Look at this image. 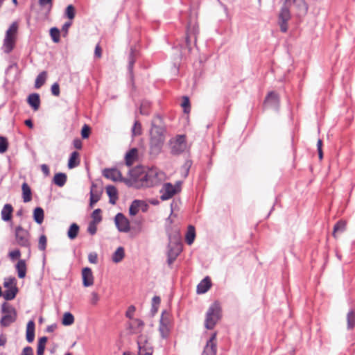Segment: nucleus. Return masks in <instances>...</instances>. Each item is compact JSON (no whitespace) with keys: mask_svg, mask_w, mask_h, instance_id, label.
<instances>
[{"mask_svg":"<svg viewBox=\"0 0 355 355\" xmlns=\"http://www.w3.org/2000/svg\"><path fill=\"white\" fill-rule=\"evenodd\" d=\"M128 175L130 178L121 176L119 181L124 182L128 187H152L157 181V173L153 170L146 172L140 166L130 169Z\"/></svg>","mask_w":355,"mask_h":355,"instance_id":"f257e3e1","label":"nucleus"},{"mask_svg":"<svg viewBox=\"0 0 355 355\" xmlns=\"http://www.w3.org/2000/svg\"><path fill=\"white\" fill-rule=\"evenodd\" d=\"M162 118L157 114L151 121L149 139V155L152 158L157 157L162 151L166 137V128L162 125Z\"/></svg>","mask_w":355,"mask_h":355,"instance_id":"f03ea898","label":"nucleus"},{"mask_svg":"<svg viewBox=\"0 0 355 355\" xmlns=\"http://www.w3.org/2000/svg\"><path fill=\"white\" fill-rule=\"evenodd\" d=\"M221 307L218 302H214L208 308L205 320V327L213 329L217 322L221 319Z\"/></svg>","mask_w":355,"mask_h":355,"instance_id":"7ed1b4c3","label":"nucleus"},{"mask_svg":"<svg viewBox=\"0 0 355 355\" xmlns=\"http://www.w3.org/2000/svg\"><path fill=\"white\" fill-rule=\"evenodd\" d=\"M1 311L3 313L0 320V325L1 327H7L16 321L17 317V311L8 303L4 302L1 304Z\"/></svg>","mask_w":355,"mask_h":355,"instance_id":"20e7f679","label":"nucleus"},{"mask_svg":"<svg viewBox=\"0 0 355 355\" xmlns=\"http://www.w3.org/2000/svg\"><path fill=\"white\" fill-rule=\"evenodd\" d=\"M3 285L6 288L3 292V297L4 300L6 301L14 300L19 292V288L17 286V279L15 277L5 278Z\"/></svg>","mask_w":355,"mask_h":355,"instance_id":"39448f33","label":"nucleus"},{"mask_svg":"<svg viewBox=\"0 0 355 355\" xmlns=\"http://www.w3.org/2000/svg\"><path fill=\"white\" fill-rule=\"evenodd\" d=\"M183 250L182 242H168L166 246V263L170 268Z\"/></svg>","mask_w":355,"mask_h":355,"instance_id":"423d86ee","label":"nucleus"},{"mask_svg":"<svg viewBox=\"0 0 355 355\" xmlns=\"http://www.w3.org/2000/svg\"><path fill=\"white\" fill-rule=\"evenodd\" d=\"M171 153L174 156L183 153L187 148L186 138L184 135H178L175 139L170 140Z\"/></svg>","mask_w":355,"mask_h":355,"instance_id":"0eeeda50","label":"nucleus"},{"mask_svg":"<svg viewBox=\"0 0 355 355\" xmlns=\"http://www.w3.org/2000/svg\"><path fill=\"white\" fill-rule=\"evenodd\" d=\"M290 0H285L284 3L281 8L280 12L278 15V24L280 31L282 33H286L288 31V22L290 20L291 15L287 3Z\"/></svg>","mask_w":355,"mask_h":355,"instance_id":"6e6552de","label":"nucleus"},{"mask_svg":"<svg viewBox=\"0 0 355 355\" xmlns=\"http://www.w3.org/2000/svg\"><path fill=\"white\" fill-rule=\"evenodd\" d=\"M29 236L28 231L24 229L21 225L15 227V236L17 245L24 248H30Z\"/></svg>","mask_w":355,"mask_h":355,"instance_id":"1a4fd4ad","label":"nucleus"},{"mask_svg":"<svg viewBox=\"0 0 355 355\" xmlns=\"http://www.w3.org/2000/svg\"><path fill=\"white\" fill-rule=\"evenodd\" d=\"M114 221L115 226L119 232L127 233L130 232V221L123 213H117L114 216Z\"/></svg>","mask_w":355,"mask_h":355,"instance_id":"9d476101","label":"nucleus"},{"mask_svg":"<svg viewBox=\"0 0 355 355\" xmlns=\"http://www.w3.org/2000/svg\"><path fill=\"white\" fill-rule=\"evenodd\" d=\"M264 106L279 112L280 106V99L279 95L275 91L269 92L265 99Z\"/></svg>","mask_w":355,"mask_h":355,"instance_id":"9b49d317","label":"nucleus"},{"mask_svg":"<svg viewBox=\"0 0 355 355\" xmlns=\"http://www.w3.org/2000/svg\"><path fill=\"white\" fill-rule=\"evenodd\" d=\"M170 322L169 314L166 310L162 312L161 318L159 320V331L162 338L166 339L168 337L170 329L168 327Z\"/></svg>","mask_w":355,"mask_h":355,"instance_id":"f8f14e48","label":"nucleus"},{"mask_svg":"<svg viewBox=\"0 0 355 355\" xmlns=\"http://www.w3.org/2000/svg\"><path fill=\"white\" fill-rule=\"evenodd\" d=\"M165 231L168 242H182L180 230L177 225H165Z\"/></svg>","mask_w":355,"mask_h":355,"instance_id":"ddd939ff","label":"nucleus"},{"mask_svg":"<svg viewBox=\"0 0 355 355\" xmlns=\"http://www.w3.org/2000/svg\"><path fill=\"white\" fill-rule=\"evenodd\" d=\"M216 332H214L213 334H211L209 338L207 340L206 345L204 348L202 355H216Z\"/></svg>","mask_w":355,"mask_h":355,"instance_id":"4468645a","label":"nucleus"},{"mask_svg":"<svg viewBox=\"0 0 355 355\" xmlns=\"http://www.w3.org/2000/svg\"><path fill=\"white\" fill-rule=\"evenodd\" d=\"M293 5L297 17H301L306 15L309 6L305 0H293Z\"/></svg>","mask_w":355,"mask_h":355,"instance_id":"2eb2a0df","label":"nucleus"},{"mask_svg":"<svg viewBox=\"0 0 355 355\" xmlns=\"http://www.w3.org/2000/svg\"><path fill=\"white\" fill-rule=\"evenodd\" d=\"M103 175L114 182H119L122 174L116 167L106 168L103 171Z\"/></svg>","mask_w":355,"mask_h":355,"instance_id":"dca6fc26","label":"nucleus"},{"mask_svg":"<svg viewBox=\"0 0 355 355\" xmlns=\"http://www.w3.org/2000/svg\"><path fill=\"white\" fill-rule=\"evenodd\" d=\"M159 192L162 193L160 199L163 201L169 200L175 195L173 184L171 182L164 183Z\"/></svg>","mask_w":355,"mask_h":355,"instance_id":"f3484780","label":"nucleus"},{"mask_svg":"<svg viewBox=\"0 0 355 355\" xmlns=\"http://www.w3.org/2000/svg\"><path fill=\"white\" fill-rule=\"evenodd\" d=\"M82 280L84 287H89L94 284V276L92 270L89 267H85L82 269Z\"/></svg>","mask_w":355,"mask_h":355,"instance_id":"a211bd4d","label":"nucleus"},{"mask_svg":"<svg viewBox=\"0 0 355 355\" xmlns=\"http://www.w3.org/2000/svg\"><path fill=\"white\" fill-rule=\"evenodd\" d=\"M27 103L34 110L37 111L40 107L41 100L38 93H31L26 98Z\"/></svg>","mask_w":355,"mask_h":355,"instance_id":"6ab92c4d","label":"nucleus"},{"mask_svg":"<svg viewBox=\"0 0 355 355\" xmlns=\"http://www.w3.org/2000/svg\"><path fill=\"white\" fill-rule=\"evenodd\" d=\"M211 285L212 283L211 278L209 276H206L198 284L196 293L198 294H204L209 290V288L211 287Z\"/></svg>","mask_w":355,"mask_h":355,"instance_id":"aec40b11","label":"nucleus"},{"mask_svg":"<svg viewBox=\"0 0 355 355\" xmlns=\"http://www.w3.org/2000/svg\"><path fill=\"white\" fill-rule=\"evenodd\" d=\"M35 330V323L33 320H31L28 322V323L26 324V341L29 343H31L34 341Z\"/></svg>","mask_w":355,"mask_h":355,"instance_id":"412c9836","label":"nucleus"},{"mask_svg":"<svg viewBox=\"0 0 355 355\" xmlns=\"http://www.w3.org/2000/svg\"><path fill=\"white\" fill-rule=\"evenodd\" d=\"M13 210L14 209L11 204H5L1 212V220L5 222L11 221Z\"/></svg>","mask_w":355,"mask_h":355,"instance_id":"4be33fe9","label":"nucleus"},{"mask_svg":"<svg viewBox=\"0 0 355 355\" xmlns=\"http://www.w3.org/2000/svg\"><path fill=\"white\" fill-rule=\"evenodd\" d=\"M106 193L109 197V202L115 205L119 198L118 190L115 186L109 184L106 187Z\"/></svg>","mask_w":355,"mask_h":355,"instance_id":"5701e85b","label":"nucleus"},{"mask_svg":"<svg viewBox=\"0 0 355 355\" xmlns=\"http://www.w3.org/2000/svg\"><path fill=\"white\" fill-rule=\"evenodd\" d=\"M67 181V174L62 172L55 173L53 179L52 183L59 187H62L65 185Z\"/></svg>","mask_w":355,"mask_h":355,"instance_id":"b1692460","label":"nucleus"},{"mask_svg":"<svg viewBox=\"0 0 355 355\" xmlns=\"http://www.w3.org/2000/svg\"><path fill=\"white\" fill-rule=\"evenodd\" d=\"M138 150L136 148L129 150L125 155V162L126 166H131L134 162L137 159Z\"/></svg>","mask_w":355,"mask_h":355,"instance_id":"393cba45","label":"nucleus"},{"mask_svg":"<svg viewBox=\"0 0 355 355\" xmlns=\"http://www.w3.org/2000/svg\"><path fill=\"white\" fill-rule=\"evenodd\" d=\"M196 33L197 30L195 26L191 28L190 26H188L187 30V35L185 37V46L188 49V51H190L191 50V38L194 37L195 42L196 41Z\"/></svg>","mask_w":355,"mask_h":355,"instance_id":"a878e982","label":"nucleus"},{"mask_svg":"<svg viewBox=\"0 0 355 355\" xmlns=\"http://www.w3.org/2000/svg\"><path fill=\"white\" fill-rule=\"evenodd\" d=\"M80 164V154L78 151H73L69 157L67 167L69 169L74 168Z\"/></svg>","mask_w":355,"mask_h":355,"instance_id":"bb28decb","label":"nucleus"},{"mask_svg":"<svg viewBox=\"0 0 355 355\" xmlns=\"http://www.w3.org/2000/svg\"><path fill=\"white\" fill-rule=\"evenodd\" d=\"M33 219L38 225H41L44 219V211L41 207H36L33 211Z\"/></svg>","mask_w":355,"mask_h":355,"instance_id":"cd10ccee","label":"nucleus"},{"mask_svg":"<svg viewBox=\"0 0 355 355\" xmlns=\"http://www.w3.org/2000/svg\"><path fill=\"white\" fill-rule=\"evenodd\" d=\"M15 268L17 272V276L19 279H23L26 275V263L24 259H19L18 262L15 265Z\"/></svg>","mask_w":355,"mask_h":355,"instance_id":"c85d7f7f","label":"nucleus"},{"mask_svg":"<svg viewBox=\"0 0 355 355\" xmlns=\"http://www.w3.org/2000/svg\"><path fill=\"white\" fill-rule=\"evenodd\" d=\"M22 198L24 202L26 203L32 200V191L29 185L26 182H24L21 185Z\"/></svg>","mask_w":355,"mask_h":355,"instance_id":"c756f323","label":"nucleus"},{"mask_svg":"<svg viewBox=\"0 0 355 355\" xmlns=\"http://www.w3.org/2000/svg\"><path fill=\"white\" fill-rule=\"evenodd\" d=\"M3 51L6 53H10L15 46V38L11 35H6L3 41Z\"/></svg>","mask_w":355,"mask_h":355,"instance_id":"7c9ffc66","label":"nucleus"},{"mask_svg":"<svg viewBox=\"0 0 355 355\" xmlns=\"http://www.w3.org/2000/svg\"><path fill=\"white\" fill-rule=\"evenodd\" d=\"M125 257V250L122 246H119L116 248V250L114 252L112 256V260L114 263H119L121 262Z\"/></svg>","mask_w":355,"mask_h":355,"instance_id":"2f4dec72","label":"nucleus"},{"mask_svg":"<svg viewBox=\"0 0 355 355\" xmlns=\"http://www.w3.org/2000/svg\"><path fill=\"white\" fill-rule=\"evenodd\" d=\"M196 238V229L192 225H189L185 234V241L188 245H191Z\"/></svg>","mask_w":355,"mask_h":355,"instance_id":"473e14b6","label":"nucleus"},{"mask_svg":"<svg viewBox=\"0 0 355 355\" xmlns=\"http://www.w3.org/2000/svg\"><path fill=\"white\" fill-rule=\"evenodd\" d=\"M80 231L79 225L76 223H71L67 230V236L70 240H74L77 236Z\"/></svg>","mask_w":355,"mask_h":355,"instance_id":"72a5a7b5","label":"nucleus"},{"mask_svg":"<svg viewBox=\"0 0 355 355\" xmlns=\"http://www.w3.org/2000/svg\"><path fill=\"white\" fill-rule=\"evenodd\" d=\"M137 345L139 349V352H147L148 351V347H151L148 344L147 339L142 335H141L137 340Z\"/></svg>","mask_w":355,"mask_h":355,"instance_id":"f704fd0d","label":"nucleus"},{"mask_svg":"<svg viewBox=\"0 0 355 355\" xmlns=\"http://www.w3.org/2000/svg\"><path fill=\"white\" fill-rule=\"evenodd\" d=\"M141 203V202L138 199H135L131 202L128 209L130 216H135L138 214Z\"/></svg>","mask_w":355,"mask_h":355,"instance_id":"c9c22d12","label":"nucleus"},{"mask_svg":"<svg viewBox=\"0 0 355 355\" xmlns=\"http://www.w3.org/2000/svg\"><path fill=\"white\" fill-rule=\"evenodd\" d=\"M47 77V73L45 71H42L36 77L34 87L36 89L40 88L46 82Z\"/></svg>","mask_w":355,"mask_h":355,"instance_id":"e433bc0d","label":"nucleus"},{"mask_svg":"<svg viewBox=\"0 0 355 355\" xmlns=\"http://www.w3.org/2000/svg\"><path fill=\"white\" fill-rule=\"evenodd\" d=\"M74 322V316L73 315L69 312L67 311L63 314L62 318V324L64 326H70Z\"/></svg>","mask_w":355,"mask_h":355,"instance_id":"4c0bfd02","label":"nucleus"},{"mask_svg":"<svg viewBox=\"0 0 355 355\" xmlns=\"http://www.w3.org/2000/svg\"><path fill=\"white\" fill-rule=\"evenodd\" d=\"M49 35L54 43H58L60 41V30L57 27H52L49 30Z\"/></svg>","mask_w":355,"mask_h":355,"instance_id":"58836bf2","label":"nucleus"},{"mask_svg":"<svg viewBox=\"0 0 355 355\" xmlns=\"http://www.w3.org/2000/svg\"><path fill=\"white\" fill-rule=\"evenodd\" d=\"M76 8L73 5L69 4L68 5L64 10V17L69 20L72 21L76 16Z\"/></svg>","mask_w":355,"mask_h":355,"instance_id":"ea45409f","label":"nucleus"},{"mask_svg":"<svg viewBox=\"0 0 355 355\" xmlns=\"http://www.w3.org/2000/svg\"><path fill=\"white\" fill-rule=\"evenodd\" d=\"M96 185L94 184H92V189L90 191V198H89V206L91 207H93V206L100 200L101 198V194L98 192L94 193L93 191V187H95Z\"/></svg>","mask_w":355,"mask_h":355,"instance_id":"a19ab883","label":"nucleus"},{"mask_svg":"<svg viewBox=\"0 0 355 355\" xmlns=\"http://www.w3.org/2000/svg\"><path fill=\"white\" fill-rule=\"evenodd\" d=\"M181 107L183 109V112L185 114H189L191 111V103L189 97L187 96H183L181 101Z\"/></svg>","mask_w":355,"mask_h":355,"instance_id":"79ce46f5","label":"nucleus"},{"mask_svg":"<svg viewBox=\"0 0 355 355\" xmlns=\"http://www.w3.org/2000/svg\"><path fill=\"white\" fill-rule=\"evenodd\" d=\"M346 223L345 221L340 220L334 226L333 235L336 237L337 232H343L345 230Z\"/></svg>","mask_w":355,"mask_h":355,"instance_id":"37998d69","label":"nucleus"},{"mask_svg":"<svg viewBox=\"0 0 355 355\" xmlns=\"http://www.w3.org/2000/svg\"><path fill=\"white\" fill-rule=\"evenodd\" d=\"M347 328L349 329H353L355 326V312L350 310L347 315Z\"/></svg>","mask_w":355,"mask_h":355,"instance_id":"c03bdc74","label":"nucleus"},{"mask_svg":"<svg viewBox=\"0 0 355 355\" xmlns=\"http://www.w3.org/2000/svg\"><path fill=\"white\" fill-rule=\"evenodd\" d=\"M101 212L102 210L100 208L94 209L92 213V220L91 221L96 224L101 223L102 220Z\"/></svg>","mask_w":355,"mask_h":355,"instance_id":"a18cd8bd","label":"nucleus"},{"mask_svg":"<svg viewBox=\"0 0 355 355\" xmlns=\"http://www.w3.org/2000/svg\"><path fill=\"white\" fill-rule=\"evenodd\" d=\"M193 164V162L191 159L187 158L184 164L182 166V170L186 171V174H182V176L185 178L189 175L190 168Z\"/></svg>","mask_w":355,"mask_h":355,"instance_id":"49530a36","label":"nucleus"},{"mask_svg":"<svg viewBox=\"0 0 355 355\" xmlns=\"http://www.w3.org/2000/svg\"><path fill=\"white\" fill-rule=\"evenodd\" d=\"M53 0H38L40 6L42 8L47 6L46 15H49L53 7Z\"/></svg>","mask_w":355,"mask_h":355,"instance_id":"de8ad7c7","label":"nucleus"},{"mask_svg":"<svg viewBox=\"0 0 355 355\" xmlns=\"http://www.w3.org/2000/svg\"><path fill=\"white\" fill-rule=\"evenodd\" d=\"M47 238L44 234H42L38 240V249L41 251H44L46 248Z\"/></svg>","mask_w":355,"mask_h":355,"instance_id":"09e8293b","label":"nucleus"},{"mask_svg":"<svg viewBox=\"0 0 355 355\" xmlns=\"http://www.w3.org/2000/svg\"><path fill=\"white\" fill-rule=\"evenodd\" d=\"M141 134V125L139 121H135L132 128V135L133 136L140 135Z\"/></svg>","mask_w":355,"mask_h":355,"instance_id":"8fccbe9b","label":"nucleus"},{"mask_svg":"<svg viewBox=\"0 0 355 355\" xmlns=\"http://www.w3.org/2000/svg\"><path fill=\"white\" fill-rule=\"evenodd\" d=\"M8 148V141L6 137L0 136V153H4Z\"/></svg>","mask_w":355,"mask_h":355,"instance_id":"3c124183","label":"nucleus"},{"mask_svg":"<svg viewBox=\"0 0 355 355\" xmlns=\"http://www.w3.org/2000/svg\"><path fill=\"white\" fill-rule=\"evenodd\" d=\"M91 133V128L89 125L84 124L81 128L80 135L83 139H87Z\"/></svg>","mask_w":355,"mask_h":355,"instance_id":"603ef678","label":"nucleus"},{"mask_svg":"<svg viewBox=\"0 0 355 355\" xmlns=\"http://www.w3.org/2000/svg\"><path fill=\"white\" fill-rule=\"evenodd\" d=\"M128 60H128V69L130 73L132 74L133 67H134V64H135V59L134 58L133 49H131V51H130Z\"/></svg>","mask_w":355,"mask_h":355,"instance_id":"864d4df0","label":"nucleus"},{"mask_svg":"<svg viewBox=\"0 0 355 355\" xmlns=\"http://www.w3.org/2000/svg\"><path fill=\"white\" fill-rule=\"evenodd\" d=\"M8 257L12 261L19 259L21 257V252L19 249H15L9 252Z\"/></svg>","mask_w":355,"mask_h":355,"instance_id":"5fc2aeb1","label":"nucleus"},{"mask_svg":"<svg viewBox=\"0 0 355 355\" xmlns=\"http://www.w3.org/2000/svg\"><path fill=\"white\" fill-rule=\"evenodd\" d=\"M51 92L52 95H53L55 96H58L60 95V85L57 82L54 83L51 85Z\"/></svg>","mask_w":355,"mask_h":355,"instance_id":"6e6d98bb","label":"nucleus"},{"mask_svg":"<svg viewBox=\"0 0 355 355\" xmlns=\"http://www.w3.org/2000/svg\"><path fill=\"white\" fill-rule=\"evenodd\" d=\"M18 26L16 22L12 23L9 28L6 31V35H10L11 33L16 34L17 32Z\"/></svg>","mask_w":355,"mask_h":355,"instance_id":"4d7b16f0","label":"nucleus"},{"mask_svg":"<svg viewBox=\"0 0 355 355\" xmlns=\"http://www.w3.org/2000/svg\"><path fill=\"white\" fill-rule=\"evenodd\" d=\"M97 224L94 223L92 221L89 222L88 227H87V232L91 235H94L96 233L97 231Z\"/></svg>","mask_w":355,"mask_h":355,"instance_id":"13d9d810","label":"nucleus"},{"mask_svg":"<svg viewBox=\"0 0 355 355\" xmlns=\"http://www.w3.org/2000/svg\"><path fill=\"white\" fill-rule=\"evenodd\" d=\"M317 150L318 153V157L321 160L323 159V151H322V141L319 139L317 142Z\"/></svg>","mask_w":355,"mask_h":355,"instance_id":"bf43d9fd","label":"nucleus"},{"mask_svg":"<svg viewBox=\"0 0 355 355\" xmlns=\"http://www.w3.org/2000/svg\"><path fill=\"white\" fill-rule=\"evenodd\" d=\"M135 306L134 305H130L128 310L125 312V316L129 319L133 318V313L135 311Z\"/></svg>","mask_w":355,"mask_h":355,"instance_id":"052dcab7","label":"nucleus"},{"mask_svg":"<svg viewBox=\"0 0 355 355\" xmlns=\"http://www.w3.org/2000/svg\"><path fill=\"white\" fill-rule=\"evenodd\" d=\"M88 261L91 263H96L98 261V254L96 252H90L88 254Z\"/></svg>","mask_w":355,"mask_h":355,"instance_id":"680f3d73","label":"nucleus"},{"mask_svg":"<svg viewBox=\"0 0 355 355\" xmlns=\"http://www.w3.org/2000/svg\"><path fill=\"white\" fill-rule=\"evenodd\" d=\"M147 105H148V103H146V102L141 103V107H140L141 114H142V115H148L149 114V111L147 108Z\"/></svg>","mask_w":355,"mask_h":355,"instance_id":"e2e57ef3","label":"nucleus"},{"mask_svg":"<svg viewBox=\"0 0 355 355\" xmlns=\"http://www.w3.org/2000/svg\"><path fill=\"white\" fill-rule=\"evenodd\" d=\"M41 171L44 173L45 177H48L50 175L49 167L47 164H43L40 166Z\"/></svg>","mask_w":355,"mask_h":355,"instance_id":"0e129e2a","label":"nucleus"},{"mask_svg":"<svg viewBox=\"0 0 355 355\" xmlns=\"http://www.w3.org/2000/svg\"><path fill=\"white\" fill-rule=\"evenodd\" d=\"M72 25V21L69 20L66 21L62 26V31L64 33L65 35L68 33L69 27Z\"/></svg>","mask_w":355,"mask_h":355,"instance_id":"69168bd1","label":"nucleus"},{"mask_svg":"<svg viewBox=\"0 0 355 355\" xmlns=\"http://www.w3.org/2000/svg\"><path fill=\"white\" fill-rule=\"evenodd\" d=\"M21 355H33V348L30 346L25 347L23 349Z\"/></svg>","mask_w":355,"mask_h":355,"instance_id":"338daca9","label":"nucleus"},{"mask_svg":"<svg viewBox=\"0 0 355 355\" xmlns=\"http://www.w3.org/2000/svg\"><path fill=\"white\" fill-rule=\"evenodd\" d=\"M73 145L74 148H76V149H78V150L81 149L83 147L82 141L79 138H76L73 139Z\"/></svg>","mask_w":355,"mask_h":355,"instance_id":"774afa93","label":"nucleus"}]
</instances>
